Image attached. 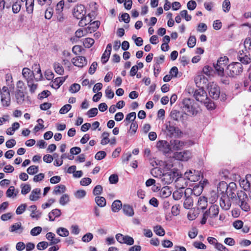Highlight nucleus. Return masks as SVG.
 I'll return each instance as SVG.
<instances>
[{
	"label": "nucleus",
	"instance_id": "f257e3e1",
	"mask_svg": "<svg viewBox=\"0 0 251 251\" xmlns=\"http://www.w3.org/2000/svg\"><path fill=\"white\" fill-rule=\"evenodd\" d=\"M236 202L240 208L245 211H249L251 207L248 203L249 199L246 193L243 191L237 192Z\"/></svg>",
	"mask_w": 251,
	"mask_h": 251
},
{
	"label": "nucleus",
	"instance_id": "f03ea898",
	"mask_svg": "<svg viewBox=\"0 0 251 251\" xmlns=\"http://www.w3.org/2000/svg\"><path fill=\"white\" fill-rule=\"evenodd\" d=\"M243 65L240 62H233L229 64L226 70V74L230 77H235L242 74Z\"/></svg>",
	"mask_w": 251,
	"mask_h": 251
},
{
	"label": "nucleus",
	"instance_id": "7ed1b4c3",
	"mask_svg": "<svg viewBox=\"0 0 251 251\" xmlns=\"http://www.w3.org/2000/svg\"><path fill=\"white\" fill-rule=\"evenodd\" d=\"M183 110L188 115H196L197 113L194 105V101L190 99H184L182 102Z\"/></svg>",
	"mask_w": 251,
	"mask_h": 251
},
{
	"label": "nucleus",
	"instance_id": "20e7f679",
	"mask_svg": "<svg viewBox=\"0 0 251 251\" xmlns=\"http://www.w3.org/2000/svg\"><path fill=\"white\" fill-rule=\"evenodd\" d=\"M165 132L170 137L177 136L181 133L179 129L170 121L165 124Z\"/></svg>",
	"mask_w": 251,
	"mask_h": 251
},
{
	"label": "nucleus",
	"instance_id": "39448f33",
	"mask_svg": "<svg viewBox=\"0 0 251 251\" xmlns=\"http://www.w3.org/2000/svg\"><path fill=\"white\" fill-rule=\"evenodd\" d=\"M117 241L120 244H126L127 245H132L134 244V239L132 237L128 236H124L121 233H118L116 235Z\"/></svg>",
	"mask_w": 251,
	"mask_h": 251
},
{
	"label": "nucleus",
	"instance_id": "423d86ee",
	"mask_svg": "<svg viewBox=\"0 0 251 251\" xmlns=\"http://www.w3.org/2000/svg\"><path fill=\"white\" fill-rule=\"evenodd\" d=\"M209 94L213 99L217 100L220 94V90L219 86L214 83H210L208 87Z\"/></svg>",
	"mask_w": 251,
	"mask_h": 251
},
{
	"label": "nucleus",
	"instance_id": "0eeeda50",
	"mask_svg": "<svg viewBox=\"0 0 251 251\" xmlns=\"http://www.w3.org/2000/svg\"><path fill=\"white\" fill-rule=\"evenodd\" d=\"M86 14L84 6L82 4L77 5L73 9V15L77 19L82 18Z\"/></svg>",
	"mask_w": 251,
	"mask_h": 251
},
{
	"label": "nucleus",
	"instance_id": "6e6552de",
	"mask_svg": "<svg viewBox=\"0 0 251 251\" xmlns=\"http://www.w3.org/2000/svg\"><path fill=\"white\" fill-rule=\"evenodd\" d=\"M221 207L224 210H228L231 207L230 200L226 195H222L220 200Z\"/></svg>",
	"mask_w": 251,
	"mask_h": 251
},
{
	"label": "nucleus",
	"instance_id": "1a4fd4ad",
	"mask_svg": "<svg viewBox=\"0 0 251 251\" xmlns=\"http://www.w3.org/2000/svg\"><path fill=\"white\" fill-rule=\"evenodd\" d=\"M194 97L197 100L201 102H205V100L207 99L206 92L202 89L196 90L194 92Z\"/></svg>",
	"mask_w": 251,
	"mask_h": 251
},
{
	"label": "nucleus",
	"instance_id": "9d476101",
	"mask_svg": "<svg viewBox=\"0 0 251 251\" xmlns=\"http://www.w3.org/2000/svg\"><path fill=\"white\" fill-rule=\"evenodd\" d=\"M156 147L159 151L164 153H169L171 150V146L169 143L165 140L159 141L157 143Z\"/></svg>",
	"mask_w": 251,
	"mask_h": 251
},
{
	"label": "nucleus",
	"instance_id": "9b49d317",
	"mask_svg": "<svg viewBox=\"0 0 251 251\" xmlns=\"http://www.w3.org/2000/svg\"><path fill=\"white\" fill-rule=\"evenodd\" d=\"M236 187V184L234 183H230L228 187L227 188L226 194L223 195H226L229 199H233L237 198V193H235V190L234 188Z\"/></svg>",
	"mask_w": 251,
	"mask_h": 251
},
{
	"label": "nucleus",
	"instance_id": "f8f14e48",
	"mask_svg": "<svg viewBox=\"0 0 251 251\" xmlns=\"http://www.w3.org/2000/svg\"><path fill=\"white\" fill-rule=\"evenodd\" d=\"M72 61L74 65L81 68L87 64V59L85 57L81 56L73 58Z\"/></svg>",
	"mask_w": 251,
	"mask_h": 251
},
{
	"label": "nucleus",
	"instance_id": "ddd939ff",
	"mask_svg": "<svg viewBox=\"0 0 251 251\" xmlns=\"http://www.w3.org/2000/svg\"><path fill=\"white\" fill-rule=\"evenodd\" d=\"M22 75L26 79V82L33 80L35 79V75L32 71L27 68H24L22 71Z\"/></svg>",
	"mask_w": 251,
	"mask_h": 251
},
{
	"label": "nucleus",
	"instance_id": "4468645a",
	"mask_svg": "<svg viewBox=\"0 0 251 251\" xmlns=\"http://www.w3.org/2000/svg\"><path fill=\"white\" fill-rule=\"evenodd\" d=\"M175 157L178 160L187 161L191 157V153L187 151L176 152L175 154Z\"/></svg>",
	"mask_w": 251,
	"mask_h": 251
},
{
	"label": "nucleus",
	"instance_id": "2eb2a0df",
	"mask_svg": "<svg viewBox=\"0 0 251 251\" xmlns=\"http://www.w3.org/2000/svg\"><path fill=\"white\" fill-rule=\"evenodd\" d=\"M10 92L1 93V101L3 106H8L10 103Z\"/></svg>",
	"mask_w": 251,
	"mask_h": 251
},
{
	"label": "nucleus",
	"instance_id": "dca6fc26",
	"mask_svg": "<svg viewBox=\"0 0 251 251\" xmlns=\"http://www.w3.org/2000/svg\"><path fill=\"white\" fill-rule=\"evenodd\" d=\"M111 45L110 44H108L106 47V50L102 54L101 58V61L102 64H105L108 60L111 53Z\"/></svg>",
	"mask_w": 251,
	"mask_h": 251
},
{
	"label": "nucleus",
	"instance_id": "f3484780",
	"mask_svg": "<svg viewBox=\"0 0 251 251\" xmlns=\"http://www.w3.org/2000/svg\"><path fill=\"white\" fill-rule=\"evenodd\" d=\"M174 176L175 175L172 171H170L162 175V180L164 181L165 183L170 184L173 181Z\"/></svg>",
	"mask_w": 251,
	"mask_h": 251
},
{
	"label": "nucleus",
	"instance_id": "a211bd4d",
	"mask_svg": "<svg viewBox=\"0 0 251 251\" xmlns=\"http://www.w3.org/2000/svg\"><path fill=\"white\" fill-rule=\"evenodd\" d=\"M15 96L17 102L18 104H21L25 101V95L22 90L17 89L15 92Z\"/></svg>",
	"mask_w": 251,
	"mask_h": 251
},
{
	"label": "nucleus",
	"instance_id": "6ab92c4d",
	"mask_svg": "<svg viewBox=\"0 0 251 251\" xmlns=\"http://www.w3.org/2000/svg\"><path fill=\"white\" fill-rule=\"evenodd\" d=\"M24 227L22 226V224L20 222L16 223L11 226L9 231L11 232H15L18 234H21L23 232Z\"/></svg>",
	"mask_w": 251,
	"mask_h": 251
},
{
	"label": "nucleus",
	"instance_id": "aec40b11",
	"mask_svg": "<svg viewBox=\"0 0 251 251\" xmlns=\"http://www.w3.org/2000/svg\"><path fill=\"white\" fill-rule=\"evenodd\" d=\"M46 237L48 240L50 241V245H55L60 242V239L55 238V234L51 232L47 233L46 235Z\"/></svg>",
	"mask_w": 251,
	"mask_h": 251
},
{
	"label": "nucleus",
	"instance_id": "412c9836",
	"mask_svg": "<svg viewBox=\"0 0 251 251\" xmlns=\"http://www.w3.org/2000/svg\"><path fill=\"white\" fill-rule=\"evenodd\" d=\"M184 143L183 141L178 140H174L171 141L172 148L174 150H180L183 147Z\"/></svg>",
	"mask_w": 251,
	"mask_h": 251
},
{
	"label": "nucleus",
	"instance_id": "4be33fe9",
	"mask_svg": "<svg viewBox=\"0 0 251 251\" xmlns=\"http://www.w3.org/2000/svg\"><path fill=\"white\" fill-rule=\"evenodd\" d=\"M209 217L215 218L217 217L219 212V208L217 205H212L209 208L208 210Z\"/></svg>",
	"mask_w": 251,
	"mask_h": 251
},
{
	"label": "nucleus",
	"instance_id": "5701e85b",
	"mask_svg": "<svg viewBox=\"0 0 251 251\" xmlns=\"http://www.w3.org/2000/svg\"><path fill=\"white\" fill-rule=\"evenodd\" d=\"M172 192L168 186L162 187L160 190L159 195L162 198H166L171 195Z\"/></svg>",
	"mask_w": 251,
	"mask_h": 251
},
{
	"label": "nucleus",
	"instance_id": "b1692460",
	"mask_svg": "<svg viewBox=\"0 0 251 251\" xmlns=\"http://www.w3.org/2000/svg\"><path fill=\"white\" fill-rule=\"evenodd\" d=\"M61 214V210L58 209L52 210L49 213V218L50 221H53L55 218L59 217Z\"/></svg>",
	"mask_w": 251,
	"mask_h": 251
},
{
	"label": "nucleus",
	"instance_id": "393cba45",
	"mask_svg": "<svg viewBox=\"0 0 251 251\" xmlns=\"http://www.w3.org/2000/svg\"><path fill=\"white\" fill-rule=\"evenodd\" d=\"M41 190L39 188H36L33 189L30 196L29 199L31 201H36L39 198V195L40 194Z\"/></svg>",
	"mask_w": 251,
	"mask_h": 251
},
{
	"label": "nucleus",
	"instance_id": "a878e982",
	"mask_svg": "<svg viewBox=\"0 0 251 251\" xmlns=\"http://www.w3.org/2000/svg\"><path fill=\"white\" fill-rule=\"evenodd\" d=\"M64 81L65 78L63 77H57L52 82L51 86L53 88L58 89Z\"/></svg>",
	"mask_w": 251,
	"mask_h": 251
},
{
	"label": "nucleus",
	"instance_id": "bb28decb",
	"mask_svg": "<svg viewBox=\"0 0 251 251\" xmlns=\"http://www.w3.org/2000/svg\"><path fill=\"white\" fill-rule=\"evenodd\" d=\"M22 1H25L26 11L29 14H31L33 11L34 0H21Z\"/></svg>",
	"mask_w": 251,
	"mask_h": 251
},
{
	"label": "nucleus",
	"instance_id": "cd10ccee",
	"mask_svg": "<svg viewBox=\"0 0 251 251\" xmlns=\"http://www.w3.org/2000/svg\"><path fill=\"white\" fill-rule=\"evenodd\" d=\"M170 116L174 120L178 121L182 117V115L180 112L174 110L171 112Z\"/></svg>",
	"mask_w": 251,
	"mask_h": 251
},
{
	"label": "nucleus",
	"instance_id": "c85d7f7f",
	"mask_svg": "<svg viewBox=\"0 0 251 251\" xmlns=\"http://www.w3.org/2000/svg\"><path fill=\"white\" fill-rule=\"evenodd\" d=\"M124 213L128 216H132L134 215V211L131 206L128 205H124L123 207Z\"/></svg>",
	"mask_w": 251,
	"mask_h": 251
},
{
	"label": "nucleus",
	"instance_id": "c756f323",
	"mask_svg": "<svg viewBox=\"0 0 251 251\" xmlns=\"http://www.w3.org/2000/svg\"><path fill=\"white\" fill-rule=\"evenodd\" d=\"M122 203L120 200H116L112 204V210L116 212L120 210L122 208Z\"/></svg>",
	"mask_w": 251,
	"mask_h": 251
},
{
	"label": "nucleus",
	"instance_id": "7c9ffc66",
	"mask_svg": "<svg viewBox=\"0 0 251 251\" xmlns=\"http://www.w3.org/2000/svg\"><path fill=\"white\" fill-rule=\"evenodd\" d=\"M66 190V187L64 185H59L55 186L53 193L55 195H58L63 193Z\"/></svg>",
	"mask_w": 251,
	"mask_h": 251
},
{
	"label": "nucleus",
	"instance_id": "2f4dec72",
	"mask_svg": "<svg viewBox=\"0 0 251 251\" xmlns=\"http://www.w3.org/2000/svg\"><path fill=\"white\" fill-rule=\"evenodd\" d=\"M185 196L186 197V199L184 201L183 205L185 208L188 209L193 205V200L191 197H186V192L185 193Z\"/></svg>",
	"mask_w": 251,
	"mask_h": 251
},
{
	"label": "nucleus",
	"instance_id": "473e14b6",
	"mask_svg": "<svg viewBox=\"0 0 251 251\" xmlns=\"http://www.w3.org/2000/svg\"><path fill=\"white\" fill-rule=\"evenodd\" d=\"M56 233L60 236L67 237L69 234V232L67 229L64 227H59L56 230Z\"/></svg>",
	"mask_w": 251,
	"mask_h": 251
},
{
	"label": "nucleus",
	"instance_id": "72a5a7b5",
	"mask_svg": "<svg viewBox=\"0 0 251 251\" xmlns=\"http://www.w3.org/2000/svg\"><path fill=\"white\" fill-rule=\"evenodd\" d=\"M95 201L100 207H104L106 205L105 199L103 197L97 196L95 198Z\"/></svg>",
	"mask_w": 251,
	"mask_h": 251
},
{
	"label": "nucleus",
	"instance_id": "f704fd0d",
	"mask_svg": "<svg viewBox=\"0 0 251 251\" xmlns=\"http://www.w3.org/2000/svg\"><path fill=\"white\" fill-rule=\"evenodd\" d=\"M198 205L201 209H205L207 205V200L205 197H200L198 200Z\"/></svg>",
	"mask_w": 251,
	"mask_h": 251
},
{
	"label": "nucleus",
	"instance_id": "c9c22d12",
	"mask_svg": "<svg viewBox=\"0 0 251 251\" xmlns=\"http://www.w3.org/2000/svg\"><path fill=\"white\" fill-rule=\"evenodd\" d=\"M203 189V186H195L193 188V189H187V190H190L192 191V193L195 195V196H198L201 195Z\"/></svg>",
	"mask_w": 251,
	"mask_h": 251
},
{
	"label": "nucleus",
	"instance_id": "e433bc0d",
	"mask_svg": "<svg viewBox=\"0 0 251 251\" xmlns=\"http://www.w3.org/2000/svg\"><path fill=\"white\" fill-rule=\"evenodd\" d=\"M90 17L84 16L82 18H80V21L79 22V25L80 26L83 27L86 26L87 24H88L90 22Z\"/></svg>",
	"mask_w": 251,
	"mask_h": 251
},
{
	"label": "nucleus",
	"instance_id": "4c0bfd02",
	"mask_svg": "<svg viewBox=\"0 0 251 251\" xmlns=\"http://www.w3.org/2000/svg\"><path fill=\"white\" fill-rule=\"evenodd\" d=\"M100 25V22L98 21H94L92 23H91L90 25H92V26H89L87 28L88 31L91 32L92 31H96L99 27Z\"/></svg>",
	"mask_w": 251,
	"mask_h": 251
},
{
	"label": "nucleus",
	"instance_id": "58836bf2",
	"mask_svg": "<svg viewBox=\"0 0 251 251\" xmlns=\"http://www.w3.org/2000/svg\"><path fill=\"white\" fill-rule=\"evenodd\" d=\"M154 232L158 236H163L165 235V232L164 229L160 226H156L153 228Z\"/></svg>",
	"mask_w": 251,
	"mask_h": 251
},
{
	"label": "nucleus",
	"instance_id": "ea45409f",
	"mask_svg": "<svg viewBox=\"0 0 251 251\" xmlns=\"http://www.w3.org/2000/svg\"><path fill=\"white\" fill-rule=\"evenodd\" d=\"M54 69L55 72L60 75H62L64 73V69L63 67L59 63H54L53 65Z\"/></svg>",
	"mask_w": 251,
	"mask_h": 251
},
{
	"label": "nucleus",
	"instance_id": "a19ab883",
	"mask_svg": "<svg viewBox=\"0 0 251 251\" xmlns=\"http://www.w3.org/2000/svg\"><path fill=\"white\" fill-rule=\"evenodd\" d=\"M196 84L200 83V84H206L208 80L207 78L202 75H198L195 78Z\"/></svg>",
	"mask_w": 251,
	"mask_h": 251
},
{
	"label": "nucleus",
	"instance_id": "79ce46f5",
	"mask_svg": "<svg viewBox=\"0 0 251 251\" xmlns=\"http://www.w3.org/2000/svg\"><path fill=\"white\" fill-rule=\"evenodd\" d=\"M70 201V198L68 194H63L59 200V203L62 205H65Z\"/></svg>",
	"mask_w": 251,
	"mask_h": 251
},
{
	"label": "nucleus",
	"instance_id": "37998d69",
	"mask_svg": "<svg viewBox=\"0 0 251 251\" xmlns=\"http://www.w3.org/2000/svg\"><path fill=\"white\" fill-rule=\"evenodd\" d=\"M228 61V59L226 56L222 57L218 60L216 64L220 66L225 68Z\"/></svg>",
	"mask_w": 251,
	"mask_h": 251
},
{
	"label": "nucleus",
	"instance_id": "c03bdc74",
	"mask_svg": "<svg viewBox=\"0 0 251 251\" xmlns=\"http://www.w3.org/2000/svg\"><path fill=\"white\" fill-rule=\"evenodd\" d=\"M94 40L91 38H85L83 41V45L85 48H90L94 44Z\"/></svg>",
	"mask_w": 251,
	"mask_h": 251
},
{
	"label": "nucleus",
	"instance_id": "a18cd8bd",
	"mask_svg": "<svg viewBox=\"0 0 251 251\" xmlns=\"http://www.w3.org/2000/svg\"><path fill=\"white\" fill-rule=\"evenodd\" d=\"M182 196H183V191L181 189L175 191L173 193V198L175 200H180L182 197Z\"/></svg>",
	"mask_w": 251,
	"mask_h": 251
},
{
	"label": "nucleus",
	"instance_id": "49530a36",
	"mask_svg": "<svg viewBox=\"0 0 251 251\" xmlns=\"http://www.w3.org/2000/svg\"><path fill=\"white\" fill-rule=\"evenodd\" d=\"M240 186L244 189V190L246 191H248L250 190L249 185L248 181L247 175L246 176L245 179L240 181Z\"/></svg>",
	"mask_w": 251,
	"mask_h": 251
},
{
	"label": "nucleus",
	"instance_id": "de8ad7c7",
	"mask_svg": "<svg viewBox=\"0 0 251 251\" xmlns=\"http://www.w3.org/2000/svg\"><path fill=\"white\" fill-rule=\"evenodd\" d=\"M222 7L223 11L227 13L229 12L230 9V2L229 0H225L222 4Z\"/></svg>",
	"mask_w": 251,
	"mask_h": 251
},
{
	"label": "nucleus",
	"instance_id": "09e8293b",
	"mask_svg": "<svg viewBox=\"0 0 251 251\" xmlns=\"http://www.w3.org/2000/svg\"><path fill=\"white\" fill-rule=\"evenodd\" d=\"M136 118V113L134 112H131L128 114L126 118L125 121H127L126 123V126H127L129 124V121H134Z\"/></svg>",
	"mask_w": 251,
	"mask_h": 251
},
{
	"label": "nucleus",
	"instance_id": "8fccbe9b",
	"mask_svg": "<svg viewBox=\"0 0 251 251\" xmlns=\"http://www.w3.org/2000/svg\"><path fill=\"white\" fill-rule=\"evenodd\" d=\"M64 6V1L62 0L57 3L55 7V13L62 12Z\"/></svg>",
	"mask_w": 251,
	"mask_h": 251
},
{
	"label": "nucleus",
	"instance_id": "3c124183",
	"mask_svg": "<svg viewBox=\"0 0 251 251\" xmlns=\"http://www.w3.org/2000/svg\"><path fill=\"white\" fill-rule=\"evenodd\" d=\"M42 228L41 226H36L33 228L30 231V234L33 236L38 235L42 231Z\"/></svg>",
	"mask_w": 251,
	"mask_h": 251
},
{
	"label": "nucleus",
	"instance_id": "603ef678",
	"mask_svg": "<svg viewBox=\"0 0 251 251\" xmlns=\"http://www.w3.org/2000/svg\"><path fill=\"white\" fill-rule=\"evenodd\" d=\"M239 60L245 64H248L251 62V59L247 55L239 56Z\"/></svg>",
	"mask_w": 251,
	"mask_h": 251
},
{
	"label": "nucleus",
	"instance_id": "864d4df0",
	"mask_svg": "<svg viewBox=\"0 0 251 251\" xmlns=\"http://www.w3.org/2000/svg\"><path fill=\"white\" fill-rule=\"evenodd\" d=\"M21 188V193L23 195H26L31 190V187L29 184H22Z\"/></svg>",
	"mask_w": 251,
	"mask_h": 251
},
{
	"label": "nucleus",
	"instance_id": "5fc2aeb1",
	"mask_svg": "<svg viewBox=\"0 0 251 251\" xmlns=\"http://www.w3.org/2000/svg\"><path fill=\"white\" fill-rule=\"evenodd\" d=\"M214 67L219 75L223 76L224 74V68L217 64H214Z\"/></svg>",
	"mask_w": 251,
	"mask_h": 251
},
{
	"label": "nucleus",
	"instance_id": "6e6d98bb",
	"mask_svg": "<svg viewBox=\"0 0 251 251\" xmlns=\"http://www.w3.org/2000/svg\"><path fill=\"white\" fill-rule=\"evenodd\" d=\"M26 171L28 174L33 175L38 172V167L32 165L28 167Z\"/></svg>",
	"mask_w": 251,
	"mask_h": 251
},
{
	"label": "nucleus",
	"instance_id": "4d7b16f0",
	"mask_svg": "<svg viewBox=\"0 0 251 251\" xmlns=\"http://www.w3.org/2000/svg\"><path fill=\"white\" fill-rule=\"evenodd\" d=\"M21 4L20 1H16L12 5V11L14 13H18L21 10Z\"/></svg>",
	"mask_w": 251,
	"mask_h": 251
},
{
	"label": "nucleus",
	"instance_id": "13d9d810",
	"mask_svg": "<svg viewBox=\"0 0 251 251\" xmlns=\"http://www.w3.org/2000/svg\"><path fill=\"white\" fill-rule=\"evenodd\" d=\"M196 43V38L195 36H191L188 39L187 42L188 46L189 48H193Z\"/></svg>",
	"mask_w": 251,
	"mask_h": 251
},
{
	"label": "nucleus",
	"instance_id": "bf43d9fd",
	"mask_svg": "<svg viewBox=\"0 0 251 251\" xmlns=\"http://www.w3.org/2000/svg\"><path fill=\"white\" fill-rule=\"evenodd\" d=\"M80 89V86L77 83H74L72 84L69 89V91L72 93L77 92Z\"/></svg>",
	"mask_w": 251,
	"mask_h": 251
},
{
	"label": "nucleus",
	"instance_id": "052dcab7",
	"mask_svg": "<svg viewBox=\"0 0 251 251\" xmlns=\"http://www.w3.org/2000/svg\"><path fill=\"white\" fill-rule=\"evenodd\" d=\"M98 112V109L97 108H93L88 110L86 114L89 118H92L96 116L97 115Z\"/></svg>",
	"mask_w": 251,
	"mask_h": 251
},
{
	"label": "nucleus",
	"instance_id": "680f3d73",
	"mask_svg": "<svg viewBox=\"0 0 251 251\" xmlns=\"http://www.w3.org/2000/svg\"><path fill=\"white\" fill-rule=\"evenodd\" d=\"M28 87L30 88V91L31 93H34L37 88V84L33 83V80L28 81L27 82Z\"/></svg>",
	"mask_w": 251,
	"mask_h": 251
},
{
	"label": "nucleus",
	"instance_id": "e2e57ef3",
	"mask_svg": "<svg viewBox=\"0 0 251 251\" xmlns=\"http://www.w3.org/2000/svg\"><path fill=\"white\" fill-rule=\"evenodd\" d=\"M72 106L70 104H67L64 105L59 110L60 114H63L67 113L71 108Z\"/></svg>",
	"mask_w": 251,
	"mask_h": 251
},
{
	"label": "nucleus",
	"instance_id": "0e129e2a",
	"mask_svg": "<svg viewBox=\"0 0 251 251\" xmlns=\"http://www.w3.org/2000/svg\"><path fill=\"white\" fill-rule=\"evenodd\" d=\"M138 125L136 122H133L130 125V129L129 132L132 134L135 133L137 130Z\"/></svg>",
	"mask_w": 251,
	"mask_h": 251
},
{
	"label": "nucleus",
	"instance_id": "69168bd1",
	"mask_svg": "<svg viewBox=\"0 0 251 251\" xmlns=\"http://www.w3.org/2000/svg\"><path fill=\"white\" fill-rule=\"evenodd\" d=\"M93 235L91 233H87L85 234L82 238V240L84 242H89L92 240Z\"/></svg>",
	"mask_w": 251,
	"mask_h": 251
},
{
	"label": "nucleus",
	"instance_id": "338daca9",
	"mask_svg": "<svg viewBox=\"0 0 251 251\" xmlns=\"http://www.w3.org/2000/svg\"><path fill=\"white\" fill-rule=\"evenodd\" d=\"M86 195L85 191L83 190H80L77 191L75 194V197L77 199H82L84 198Z\"/></svg>",
	"mask_w": 251,
	"mask_h": 251
},
{
	"label": "nucleus",
	"instance_id": "774afa93",
	"mask_svg": "<svg viewBox=\"0 0 251 251\" xmlns=\"http://www.w3.org/2000/svg\"><path fill=\"white\" fill-rule=\"evenodd\" d=\"M49 245L48 242L42 241L39 242L37 245V248L39 250H43L46 249Z\"/></svg>",
	"mask_w": 251,
	"mask_h": 251
}]
</instances>
